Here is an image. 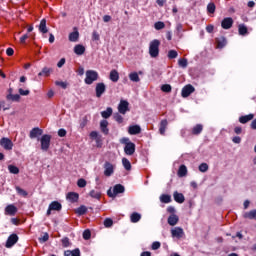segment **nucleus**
<instances>
[{"label": "nucleus", "mask_w": 256, "mask_h": 256, "mask_svg": "<svg viewBox=\"0 0 256 256\" xmlns=\"http://www.w3.org/2000/svg\"><path fill=\"white\" fill-rule=\"evenodd\" d=\"M111 115H113V108L111 107H108L105 111L101 112V117H103V119H109Z\"/></svg>", "instance_id": "32"}, {"label": "nucleus", "mask_w": 256, "mask_h": 256, "mask_svg": "<svg viewBox=\"0 0 256 256\" xmlns=\"http://www.w3.org/2000/svg\"><path fill=\"white\" fill-rule=\"evenodd\" d=\"M92 39H93V41H99L100 37H99V33H97V31H94L92 33Z\"/></svg>", "instance_id": "63"}, {"label": "nucleus", "mask_w": 256, "mask_h": 256, "mask_svg": "<svg viewBox=\"0 0 256 256\" xmlns=\"http://www.w3.org/2000/svg\"><path fill=\"white\" fill-rule=\"evenodd\" d=\"M82 237L85 241H89V239H91V230L89 229L84 230Z\"/></svg>", "instance_id": "48"}, {"label": "nucleus", "mask_w": 256, "mask_h": 256, "mask_svg": "<svg viewBox=\"0 0 256 256\" xmlns=\"http://www.w3.org/2000/svg\"><path fill=\"white\" fill-rule=\"evenodd\" d=\"M55 85H57L58 87H61L62 89H67V82L56 81Z\"/></svg>", "instance_id": "55"}, {"label": "nucleus", "mask_w": 256, "mask_h": 256, "mask_svg": "<svg viewBox=\"0 0 256 256\" xmlns=\"http://www.w3.org/2000/svg\"><path fill=\"white\" fill-rule=\"evenodd\" d=\"M114 121H116V123H123L124 119H123V116L119 113H115L114 114Z\"/></svg>", "instance_id": "50"}, {"label": "nucleus", "mask_w": 256, "mask_h": 256, "mask_svg": "<svg viewBox=\"0 0 256 256\" xmlns=\"http://www.w3.org/2000/svg\"><path fill=\"white\" fill-rule=\"evenodd\" d=\"M154 29H156V31H161V29H165V22L162 21H158L154 24Z\"/></svg>", "instance_id": "46"}, {"label": "nucleus", "mask_w": 256, "mask_h": 256, "mask_svg": "<svg viewBox=\"0 0 256 256\" xmlns=\"http://www.w3.org/2000/svg\"><path fill=\"white\" fill-rule=\"evenodd\" d=\"M15 190L18 193V195H21L22 197H27V195H29V193H27V191L23 190V188H21L19 186H16Z\"/></svg>", "instance_id": "45"}, {"label": "nucleus", "mask_w": 256, "mask_h": 256, "mask_svg": "<svg viewBox=\"0 0 256 256\" xmlns=\"http://www.w3.org/2000/svg\"><path fill=\"white\" fill-rule=\"evenodd\" d=\"M75 213L79 216L85 215V213H87V207L85 205H81L75 210Z\"/></svg>", "instance_id": "37"}, {"label": "nucleus", "mask_w": 256, "mask_h": 256, "mask_svg": "<svg viewBox=\"0 0 256 256\" xmlns=\"http://www.w3.org/2000/svg\"><path fill=\"white\" fill-rule=\"evenodd\" d=\"M174 201L176 203H185V195L183 193H179L178 191H174L173 193Z\"/></svg>", "instance_id": "20"}, {"label": "nucleus", "mask_w": 256, "mask_h": 256, "mask_svg": "<svg viewBox=\"0 0 256 256\" xmlns=\"http://www.w3.org/2000/svg\"><path fill=\"white\" fill-rule=\"evenodd\" d=\"M18 93H19V95L27 96V95H29V93H31V91L23 90V88H19Z\"/></svg>", "instance_id": "58"}, {"label": "nucleus", "mask_w": 256, "mask_h": 256, "mask_svg": "<svg viewBox=\"0 0 256 256\" xmlns=\"http://www.w3.org/2000/svg\"><path fill=\"white\" fill-rule=\"evenodd\" d=\"M216 49H223L227 47V38L225 36H219L215 38Z\"/></svg>", "instance_id": "11"}, {"label": "nucleus", "mask_w": 256, "mask_h": 256, "mask_svg": "<svg viewBox=\"0 0 256 256\" xmlns=\"http://www.w3.org/2000/svg\"><path fill=\"white\" fill-rule=\"evenodd\" d=\"M160 248H161V242L156 241L152 243L153 251H157V249H160Z\"/></svg>", "instance_id": "56"}, {"label": "nucleus", "mask_w": 256, "mask_h": 256, "mask_svg": "<svg viewBox=\"0 0 256 256\" xmlns=\"http://www.w3.org/2000/svg\"><path fill=\"white\" fill-rule=\"evenodd\" d=\"M198 169L200 173H207V171H209V165L207 163H201Z\"/></svg>", "instance_id": "43"}, {"label": "nucleus", "mask_w": 256, "mask_h": 256, "mask_svg": "<svg viewBox=\"0 0 256 256\" xmlns=\"http://www.w3.org/2000/svg\"><path fill=\"white\" fill-rule=\"evenodd\" d=\"M61 242H62V246L65 247V248L71 246V242L69 241L68 237L62 238Z\"/></svg>", "instance_id": "52"}, {"label": "nucleus", "mask_w": 256, "mask_h": 256, "mask_svg": "<svg viewBox=\"0 0 256 256\" xmlns=\"http://www.w3.org/2000/svg\"><path fill=\"white\" fill-rule=\"evenodd\" d=\"M50 209H52V211H61L63 209V205H61V202L59 201H52L49 204Z\"/></svg>", "instance_id": "26"}, {"label": "nucleus", "mask_w": 256, "mask_h": 256, "mask_svg": "<svg viewBox=\"0 0 256 256\" xmlns=\"http://www.w3.org/2000/svg\"><path fill=\"white\" fill-rule=\"evenodd\" d=\"M74 53L76 55H83V53H85V46L81 45V44H77L74 47Z\"/></svg>", "instance_id": "33"}, {"label": "nucleus", "mask_w": 256, "mask_h": 256, "mask_svg": "<svg viewBox=\"0 0 256 256\" xmlns=\"http://www.w3.org/2000/svg\"><path fill=\"white\" fill-rule=\"evenodd\" d=\"M122 165L126 171H131V162L127 158H122Z\"/></svg>", "instance_id": "38"}, {"label": "nucleus", "mask_w": 256, "mask_h": 256, "mask_svg": "<svg viewBox=\"0 0 256 256\" xmlns=\"http://www.w3.org/2000/svg\"><path fill=\"white\" fill-rule=\"evenodd\" d=\"M238 33L239 35H242L243 37H245V35L249 34V29H247V26H245V24H240L238 26Z\"/></svg>", "instance_id": "31"}, {"label": "nucleus", "mask_w": 256, "mask_h": 256, "mask_svg": "<svg viewBox=\"0 0 256 256\" xmlns=\"http://www.w3.org/2000/svg\"><path fill=\"white\" fill-rule=\"evenodd\" d=\"M214 29H215V26H213V24L206 26L207 33H213Z\"/></svg>", "instance_id": "62"}, {"label": "nucleus", "mask_w": 256, "mask_h": 256, "mask_svg": "<svg viewBox=\"0 0 256 256\" xmlns=\"http://www.w3.org/2000/svg\"><path fill=\"white\" fill-rule=\"evenodd\" d=\"M172 237H176L177 239L183 238V235H185V232L183 231V228L181 227H175L171 230Z\"/></svg>", "instance_id": "15"}, {"label": "nucleus", "mask_w": 256, "mask_h": 256, "mask_svg": "<svg viewBox=\"0 0 256 256\" xmlns=\"http://www.w3.org/2000/svg\"><path fill=\"white\" fill-rule=\"evenodd\" d=\"M77 185H78V187L83 189V187H87V181L85 179H83V178H80L77 181Z\"/></svg>", "instance_id": "51"}, {"label": "nucleus", "mask_w": 256, "mask_h": 256, "mask_svg": "<svg viewBox=\"0 0 256 256\" xmlns=\"http://www.w3.org/2000/svg\"><path fill=\"white\" fill-rule=\"evenodd\" d=\"M6 100L12 101V103H19L21 101V95L19 94L6 95Z\"/></svg>", "instance_id": "27"}, {"label": "nucleus", "mask_w": 256, "mask_h": 256, "mask_svg": "<svg viewBox=\"0 0 256 256\" xmlns=\"http://www.w3.org/2000/svg\"><path fill=\"white\" fill-rule=\"evenodd\" d=\"M186 176H187V166L182 164L178 169V177H186Z\"/></svg>", "instance_id": "35"}, {"label": "nucleus", "mask_w": 256, "mask_h": 256, "mask_svg": "<svg viewBox=\"0 0 256 256\" xmlns=\"http://www.w3.org/2000/svg\"><path fill=\"white\" fill-rule=\"evenodd\" d=\"M100 131L103 135H109V121L101 120L100 121Z\"/></svg>", "instance_id": "16"}, {"label": "nucleus", "mask_w": 256, "mask_h": 256, "mask_svg": "<svg viewBox=\"0 0 256 256\" xmlns=\"http://www.w3.org/2000/svg\"><path fill=\"white\" fill-rule=\"evenodd\" d=\"M124 153H126L127 155H133L135 153V143H128L124 147Z\"/></svg>", "instance_id": "23"}, {"label": "nucleus", "mask_w": 256, "mask_h": 256, "mask_svg": "<svg viewBox=\"0 0 256 256\" xmlns=\"http://www.w3.org/2000/svg\"><path fill=\"white\" fill-rule=\"evenodd\" d=\"M119 193H125V186L121 184H116L113 188V191H111V189L107 191L108 197H117Z\"/></svg>", "instance_id": "4"}, {"label": "nucleus", "mask_w": 256, "mask_h": 256, "mask_svg": "<svg viewBox=\"0 0 256 256\" xmlns=\"http://www.w3.org/2000/svg\"><path fill=\"white\" fill-rule=\"evenodd\" d=\"M188 61L187 58H180L178 60V65H187Z\"/></svg>", "instance_id": "64"}, {"label": "nucleus", "mask_w": 256, "mask_h": 256, "mask_svg": "<svg viewBox=\"0 0 256 256\" xmlns=\"http://www.w3.org/2000/svg\"><path fill=\"white\" fill-rule=\"evenodd\" d=\"M168 125H169V122L167 121V119L161 120V122L159 124V133H160V135H165V131H167Z\"/></svg>", "instance_id": "21"}, {"label": "nucleus", "mask_w": 256, "mask_h": 256, "mask_svg": "<svg viewBox=\"0 0 256 256\" xmlns=\"http://www.w3.org/2000/svg\"><path fill=\"white\" fill-rule=\"evenodd\" d=\"M39 77H49V75H51V69L48 67H44L43 70L38 73Z\"/></svg>", "instance_id": "40"}, {"label": "nucleus", "mask_w": 256, "mask_h": 256, "mask_svg": "<svg viewBox=\"0 0 256 256\" xmlns=\"http://www.w3.org/2000/svg\"><path fill=\"white\" fill-rule=\"evenodd\" d=\"M8 171L12 175H19V167L15 166V165H9L8 166Z\"/></svg>", "instance_id": "39"}, {"label": "nucleus", "mask_w": 256, "mask_h": 256, "mask_svg": "<svg viewBox=\"0 0 256 256\" xmlns=\"http://www.w3.org/2000/svg\"><path fill=\"white\" fill-rule=\"evenodd\" d=\"M41 149L42 151H49V147H51V135L44 134L40 139Z\"/></svg>", "instance_id": "3"}, {"label": "nucleus", "mask_w": 256, "mask_h": 256, "mask_svg": "<svg viewBox=\"0 0 256 256\" xmlns=\"http://www.w3.org/2000/svg\"><path fill=\"white\" fill-rule=\"evenodd\" d=\"M161 45V41L154 39L150 42L149 45V55L152 58L159 57V47Z\"/></svg>", "instance_id": "1"}, {"label": "nucleus", "mask_w": 256, "mask_h": 256, "mask_svg": "<svg viewBox=\"0 0 256 256\" xmlns=\"http://www.w3.org/2000/svg\"><path fill=\"white\" fill-rule=\"evenodd\" d=\"M179 57V53L177 50H169L168 51V59H177Z\"/></svg>", "instance_id": "44"}, {"label": "nucleus", "mask_w": 256, "mask_h": 256, "mask_svg": "<svg viewBox=\"0 0 256 256\" xmlns=\"http://www.w3.org/2000/svg\"><path fill=\"white\" fill-rule=\"evenodd\" d=\"M215 9H216L215 3H209L207 5L208 13H215Z\"/></svg>", "instance_id": "53"}, {"label": "nucleus", "mask_w": 256, "mask_h": 256, "mask_svg": "<svg viewBox=\"0 0 256 256\" xmlns=\"http://www.w3.org/2000/svg\"><path fill=\"white\" fill-rule=\"evenodd\" d=\"M41 135H43V129L39 127L33 128L29 133L30 139H37V137H41Z\"/></svg>", "instance_id": "14"}, {"label": "nucleus", "mask_w": 256, "mask_h": 256, "mask_svg": "<svg viewBox=\"0 0 256 256\" xmlns=\"http://www.w3.org/2000/svg\"><path fill=\"white\" fill-rule=\"evenodd\" d=\"M177 223H179V216H177L176 214H171L168 217V225H170L171 227H175Z\"/></svg>", "instance_id": "25"}, {"label": "nucleus", "mask_w": 256, "mask_h": 256, "mask_svg": "<svg viewBox=\"0 0 256 256\" xmlns=\"http://www.w3.org/2000/svg\"><path fill=\"white\" fill-rule=\"evenodd\" d=\"M38 30L40 33H43L44 35H45V33H49V29H47V20L46 19H42L40 21Z\"/></svg>", "instance_id": "22"}, {"label": "nucleus", "mask_w": 256, "mask_h": 256, "mask_svg": "<svg viewBox=\"0 0 256 256\" xmlns=\"http://www.w3.org/2000/svg\"><path fill=\"white\" fill-rule=\"evenodd\" d=\"M90 197H92V199H101V192L96 191V190H91L89 193Z\"/></svg>", "instance_id": "42"}, {"label": "nucleus", "mask_w": 256, "mask_h": 256, "mask_svg": "<svg viewBox=\"0 0 256 256\" xmlns=\"http://www.w3.org/2000/svg\"><path fill=\"white\" fill-rule=\"evenodd\" d=\"M106 91H107V86H105V83L99 82V83L96 84L95 93H96V97L98 99H101V97H103V94Z\"/></svg>", "instance_id": "6"}, {"label": "nucleus", "mask_w": 256, "mask_h": 256, "mask_svg": "<svg viewBox=\"0 0 256 256\" xmlns=\"http://www.w3.org/2000/svg\"><path fill=\"white\" fill-rule=\"evenodd\" d=\"M104 226L109 228V227H113V219L111 218H106L104 220Z\"/></svg>", "instance_id": "54"}, {"label": "nucleus", "mask_w": 256, "mask_h": 256, "mask_svg": "<svg viewBox=\"0 0 256 256\" xmlns=\"http://www.w3.org/2000/svg\"><path fill=\"white\" fill-rule=\"evenodd\" d=\"M18 209L13 204H9L5 208V215H9L10 217H15L17 215Z\"/></svg>", "instance_id": "13"}, {"label": "nucleus", "mask_w": 256, "mask_h": 256, "mask_svg": "<svg viewBox=\"0 0 256 256\" xmlns=\"http://www.w3.org/2000/svg\"><path fill=\"white\" fill-rule=\"evenodd\" d=\"M172 87L170 84H163L161 86V91H163V93H171Z\"/></svg>", "instance_id": "47"}, {"label": "nucleus", "mask_w": 256, "mask_h": 256, "mask_svg": "<svg viewBox=\"0 0 256 256\" xmlns=\"http://www.w3.org/2000/svg\"><path fill=\"white\" fill-rule=\"evenodd\" d=\"M129 135H139L141 133V126L139 125H132L128 128Z\"/></svg>", "instance_id": "24"}, {"label": "nucleus", "mask_w": 256, "mask_h": 256, "mask_svg": "<svg viewBox=\"0 0 256 256\" xmlns=\"http://www.w3.org/2000/svg\"><path fill=\"white\" fill-rule=\"evenodd\" d=\"M109 79L112 83H117V81H119V72L117 70H112L110 72Z\"/></svg>", "instance_id": "29"}, {"label": "nucleus", "mask_w": 256, "mask_h": 256, "mask_svg": "<svg viewBox=\"0 0 256 256\" xmlns=\"http://www.w3.org/2000/svg\"><path fill=\"white\" fill-rule=\"evenodd\" d=\"M98 137H101V135H99V132L97 131H92L90 133V139H98Z\"/></svg>", "instance_id": "59"}, {"label": "nucleus", "mask_w": 256, "mask_h": 256, "mask_svg": "<svg viewBox=\"0 0 256 256\" xmlns=\"http://www.w3.org/2000/svg\"><path fill=\"white\" fill-rule=\"evenodd\" d=\"M39 243H47L49 241V233L45 232L42 237L38 238Z\"/></svg>", "instance_id": "49"}, {"label": "nucleus", "mask_w": 256, "mask_h": 256, "mask_svg": "<svg viewBox=\"0 0 256 256\" xmlns=\"http://www.w3.org/2000/svg\"><path fill=\"white\" fill-rule=\"evenodd\" d=\"M0 146H2L5 151H12L13 141L7 137H3L0 139Z\"/></svg>", "instance_id": "5"}, {"label": "nucleus", "mask_w": 256, "mask_h": 256, "mask_svg": "<svg viewBox=\"0 0 256 256\" xmlns=\"http://www.w3.org/2000/svg\"><path fill=\"white\" fill-rule=\"evenodd\" d=\"M203 133V125L202 124H196L192 128V135H201Z\"/></svg>", "instance_id": "30"}, {"label": "nucleus", "mask_w": 256, "mask_h": 256, "mask_svg": "<svg viewBox=\"0 0 256 256\" xmlns=\"http://www.w3.org/2000/svg\"><path fill=\"white\" fill-rule=\"evenodd\" d=\"M66 135H67V130L63 128L58 130V137H65Z\"/></svg>", "instance_id": "61"}, {"label": "nucleus", "mask_w": 256, "mask_h": 256, "mask_svg": "<svg viewBox=\"0 0 256 256\" xmlns=\"http://www.w3.org/2000/svg\"><path fill=\"white\" fill-rule=\"evenodd\" d=\"M129 79L133 83H139V81H141V78H139V73H137V72H131L129 74Z\"/></svg>", "instance_id": "34"}, {"label": "nucleus", "mask_w": 256, "mask_h": 256, "mask_svg": "<svg viewBox=\"0 0 256 256\" xmlns=\"http://www.w3.org/2000/svg\"><path fill=\"white\" fill-rule=\"evenodd\" d=\"M87 123H88L87 116H84L81 123H80L81 129H84L87 126Z\"/></svg>", "instance_id": "57"}, {"label": "nucleus", "mask_w": 256, "mask_h": 256, "mask_svg": "<svg viewBox=\"0 0 256 256\" xmlns=\"http://www.w3.org/2000/svg\"><path fill=\"white\" fill-rule=\"evenodd\" d=\"M68 39L71 43L79 41V30H77V27H74V31L69 34Z\"/></svg>", "instance_id": "17"}, {"label": "nucleus", "mask_w": 256, "mask_h": 256, "mask_svg": "<svg viewBox=\"0 0 256 256\" xmlns=\"http://www.w3.org/2000/svg\"><path fill=\"white\" fill-rule=\"evenodd\" d=\"M97 79H99V73H97V71H94V70L86 71V78L84 79V83H86V85H93V83H95Z\"/></svg>", "instance_id": "2"}, {"label": "nucleus", "mask_w": 256, "mask_h": 256, "mask_svg": "<svg viewBox=\"0 0 256 256\" xmlns=\"http://www.w3.org/2000/svg\"><path fill=\"white\" fill-rule=\"evenodd\" d=\"M115 173V166L111 164L110 162L104 163V175L105 177H111Z\"/></svg>", "instance_id": "10"}, {"label": "nucleus", "mask_w": 256, "mask_h": 256, "mask_svg": "<svg viewBox=\"0 0 256 256\" xmlns=\"http://www.w3.org/2000/svg\"><path fill=\"white\" fill-rule=\"evenodd\" d=\"M120 143H122V145L127 146V145H129V143H132V142L129 138L124 137L120 140Z\"/></svg>", "instance_id": "60"}, {"label": "nucleus", "mask_w": 256, "mask_h": 256, "mask_svg": "<svg viewBox=\"0 0 256 256\" xmlns=\"http://www.w3.org/2000/svg\"><path fill=\"white\" fill-rule=\"evenodd\" d=\"M127 111H130L129 102L127 100H120V103L118 105V113H120L121 115H125Z\"/></svg>", "instance_id": "8"}, {"label": "nucleus", "mask_w": 256, "mask_h": 256, "mask_svg": "<svg viewBox=\"0 0 256 256\" xmlns=\"http://www.w3.org/2000/svg\"><path fill=\"white\" fill-rule=\"evenodd\" d=\"M19 241V236L17 234H11L5 244L6 249H11Z\"/></svg>", "instance_id": "9"}, {"label": "nucleus", "mask_w": 256, "mask_h": 256, "mask_svg": "<svg viewBox=\"0 0 256 256\" xmlns=\"http://www.w3.org/2000/svg\"><path fill=\"white\" fill-rule=\"evenodd\" d=\"M233 23H234L233 18L226 17L221 21V27L222 29L228 30V29H231V27H233Z\"/></svg>", "instance_id": "12"}, {"label": "nucleus", "mask_w": 256, "mask_h": 256, "mask_svg": "<svg viewBox=\"0 0 256 256\" xmlns=\"http://www.w3.org/2000/svg\"><path fill=\"white\" fill-rule=\"evenodd\" d=\"M161 203H171V195L168 194H162L160 196Z\"/></svg>", "instance_id": "41"}, {"label": "nucleus", "mask_w": 256, "mask_h": 256, "mask_svg": "<svg viewBox=\"0 0 256 256\" xmlns=\"http://www.w3.org/2000/svg\"><path fill=\"white\" fill-rule=\"evenodd\" d=\"M131 223H139L141 221V214L134 212L130 216Z\"/></svg>", "instance_id": "36"}, {"label": "nucleus", "mask_w": 256, "mask_h": 256, "mask_svg": "<svg viewBox=\"0 0 256 256\" xmlns=\"http://www.w3.org/2000/svg\"><path fill=\"white\" fill-rule=\"evenodd\" d=\"M192 93H195V87L191 84H187L182 88L181 96L186 99V97H189Z\"/></svg>", "instance_id": "7"}, {"label": "nucleus", "mask_w": 256, "mask_h": 256, "mask_svg": "<svg viewBox=\"0 0 256 256\" xmlns=\"http://www.w3.org/2000/svg\"><path fill=\"white\" fill-rule=\"evenodd\" d=\"M66 199H68L70 203H77V201H79V193L69 192L66 196Z\"/></svg>", "instance_id": "19"}, {"label": "nucleus", "mask_w": 256, "mask_h": 256, "mask_svg": "<svg viewBox=\"0 0 256 256\" xmlns=\"http://www.w3.org/2000/svg\"><path fill=\"white\" fill-rule=\"evenodd\" d=\"M64 256H81V250L79 248H75L74 250H66L64 252Z\"/></svg>", "instance_id": "28"}, {"label": "nucleus", "mask_w": 256, "mask_h": 256, "mask_svg": "<svg viewBox=\"0 0 256 256\" xmlns=\"http://www.w3.org/2000/svg\"><path fill=\"white\" fill-rule=\"evenodd\" d=\"M255 119V114H248L239 117V123L245 125V123H249V121H253Z\"/></svg>", "instance_id": "18"}]
</instances>
